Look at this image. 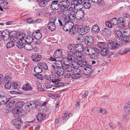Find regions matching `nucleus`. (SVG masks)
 Here are the masks:
<instances>
[{"instance_id": "obj_1", "label": "nucleus", "mask_w": 130, "mask_h": 130, "mask_svg": "<svg viewBox=\"0 0 130 130\" xmlns=\"http://www.w3.org/2000/svg\"><path fill=\"white\" fill-rule=\"evenodd\" d=\"M78 52L70 51L68 52L67 57L65 58V62H74L75 61V58L80 59L82 57L80 53Z\"/></svg>"}, {"instance_id": "obj_2", "label": "nucleus", "mask_w": 130, "mask_h": 130, "mask_svg": "<svg viewBox=\"0 0 130 130\" xmlns=\"http://www.w3.org/2000/svg\"><path fill=\"white\" fill-rule=\"evenodd\" d=\"M86 49L87 52L91 55V58L94 59L98 58L100 52V50L99 49L91 47H88Z\"/></svg>"}, {"instance_id": "obj_3", "label": "nucleus", "mask_w": 130, "mask_h": 130, "mask_svg": "<svg viewBox=\"0 0 130 130\" xmlns=\"http://www.w3.org/2000/svg\"><path fill=\"white\" fill-rule=\"evenodd\" d=\"M26 35L24 33L20 34L18 37L17 39L19 40L17 41V46L20 48H22L24 47V44H25V41L24 40V38Z\"/></svg>"}, {"instance_id": "obj_4", "label": "nucleus", "mask_w": 130, "mask_h": 130, "mask_svg": "<svg viewBox=\"0 0 130 130\" xmlns=\"http://www.w3.org/2000/svg\"><path fill=\"white\" fill-rule=\"evenodd\" d=\"M75 61L74 62L78 64L81 67L85 68V67H87L88 66H90V65H88L87 62L83 58L81 57L79 59L75 58Z\"/></svg>"}, {"instance_id": "obj_5", "label": "nucleus", "mask_w": 130, "mask_h": 130, "mask_svg": "<svg viewBox=\"0 0 130 130\" xmlns=\"http://www.w3.org/2000/svg\"><path fill=\"white\" fill-rule=\"evenodd\" d=\"M81 71L79 69H75L74 71H73L71 75V77L74 79H77L80 78L82 77V75L80 73Z\"/></svg>"}, {"instance_id": "obj_6", "label": "nucleus", "mask_w": 130, "mask_h": 130, "mask_svg": "<svg viewBox=\"0 0 130 130\" xmlns=\"http://www.w3.org/2000/svg\"><path fill=\"white\" fill-rule=\"evenodd\" d=\"M64 60L65 64L63 67L64 70L67 72H71V73H72L73 71H74L75 69H76L75 68V66H74L73 64L71 65L72 66L69 65L68 64L71 62L69 63L66 62V61L65 62V58L64 59Z\"/></svg>"}, {"instance_id": "obj_7", "label": "nucleus", "mask_w": 130, "mask_h": 130, "mask_svg": "<svg viewBox=\"0 0 130 130\" xmlns=\"http://www.w3.org/2000/svg\"><path fill=\"white\" fill-rule=\"evenodd\" d=\"M52 66L53 69L55 70L56 72L55 74L57 78H59L64 73V69L63 67L56 68V69H55V66L53 65H52Z\"/></svg>"}, {"instance_id": "obj_8", "label": "nucleus", "mask_w": 130, "mask_h": 130, "mask_svg": "<svg viewBox=\"0 0 130 130\" xmlns=\"http://www.w3.org/2000/svg\"><path fill=\"white\" fill-rule=\"evenodd\" d=\"M117 27L119 28L123 29L125 25L126 21L125 19L122 17H119L117 19Z\"/></svg>"}, {"instance_id": "obj_9", "label": "nucleus", "mask_w": 130, "mask_h": 130, "mask_svg": "<svg viewBox=\"0 0 130 130\" xmlns=\"http://www.w3.org/2000/svg\"><path fill=\"white\" fill-rule=\"evenodd\" d=\"M59 8L61 10H65L66 8L68 9V6L70 5V2L68 0L64 1H61L59 2Z\"/></svg>"}, {"instance_id": "obj_10", "label": "nucleus", "mask_w": 130, "mask_h": 130, "mask_svg": "<svg viewBox=\"0 0 130 130\" xmlns=\"http://www.w3.org/2000/svg\"><path fill=\"white\" fill-rule=\"evenodd\" d=\"M11 122L12 124L15 126V128L17 129H19L20 128L21 125L20 124L22 123L21 118H19L13 119Z\"/></svg>"}, {"instance_id": "obj_11", "label": "nucleus", "mask_w": 130, "mask_h": 130, "mask_svg": "<svg viewBox=\"0 0 130 130\" xmlns=\"http://www.w3.org/2000/svg\"><path fill=\"white\" fill-rule=\"evenodd\" d=\"M38 104L35 101H32L28 102L27 103V110L30 111L31 110L34 109L37 106Z\"/></svg>"}, {"instance_id": "obj_12", "label": "nucleus", "mask_w": 130, "mask_h": 130, "mask_svg": "<svg viewBox=\"0 0 130 130\" xmlns=\"http://www.w3.org/2000/svg\"><path fill=\"white\" fill-rule=\"evenodd\" d=\"M63 22L64 23V25L66 26V27L70 31L71 27L73 26L74 25L72 21H70V20L67 19V18H64Z\"/></svg>"}, {"instance_id": "obj_13", "label": "nucleus", "mask_w": 130, "mask_h": 130, "mask_svg": "<svg viewBox=\"0 0 130 130\" xmlns=\"http://www.w3.org/2000/svg\"><path fill=\"white\" fill-rule=\"evenodd\" d=\"M51 8L53 10H56L59 9V3L58 1H53L51 3Z\"/></svg>"}, {"instance_id": "obj_14", "label": "nucleus", "mask_w": 130, "mask_h": 130, "mask_svg": "<svg viewBox=\"0 0 130 130\" xmlns=\"http://www.w3.org/2000/svg\"><path fill=\"white\" fill-rule=\"evenodd\" d=\"M94 41V39L92 36H87L85 38V42L86 44L88 45H90L93 44Z\"/></svg>"}, {"instance_id": "obj_15", "label": "nucleus", "mask_w": 130, "mask_h": 130, "mask_svg": "<svg viewBox=\"0 0 130 130\" xmlns=\"http://www.w3.org/2000/svg\"><path fill=\"white\" fill-rule=\"evenodd\" d=\"M11 34V32H9L7 30L4 31L2 33L1 31H0V37H1V36H2V39L5 38L3 39L4 40H6L9 38L10 36V35Z\"/></svg>"}, {"instance_id": "obj_16", "label": "nucleus", "mask_w": 130, "mask_h": 130, "mask_svg": "<svg viewBox=\"0 0 130 130\" xmlns=\"http://www.w3.org/2000/svg\"><path fill=\"white\" fill-rule=\"evenodd\" d=\"M76 19L79 20L83 18L84 16L85 12L83 10H81L75 12Z\"/></svg>"}, {"instance_id": "obj_17", "label": "nucleus", "mask_w": 130, "mask_h": 130, "mask_svg": "<svg viewBox=\"0 0 130 130\" xmlns=\"http://www.w3.org/2000/svg\"><path fill=\"white\" fill-rule=\"evenodd\" d=\"M75 51L82 52L84 50V46L81 44H77L75 45Z\"/></svg>"}, {"instance_id": "obj_18", "label": "nucleus", "mask_w": 130, "mask_h": 130, "mask_svg": "<svg viewBox=\"0 0 130 130\" xmlns=\"http://www.w3.org/2000/svg\"><path fill=\"white\" fill-rule=\"evenodd\" d=\"M80 34H85L87 33L89 31L90 28L89 27L87 26L84 27H81L79 28Z\"/></svg>"}, {"instance_id": "obj_19", "label": "nucleus", "mask_w": 130, "mask_h": 130, "mask_svg": "<svg viewBox=\"0 0 130 130\" xmlns=\"http://www.w3.org/2000/svg\"><path fill=\"white\" fill-rule=\"evenodd\" d=\"M62 55L61 50L58 49L55 52L53 56L54 58H58L61 57Z\"/></svg>"}, {"instance_id": "obj_20", "label": "nucleus", "mask_w": 130, "mask_h": 130, "mask_svg": "<svg viewBox=\"0 0 130 130\" xmlns=\"http://www.w3.org/2000/svg\"><path fill=\"white\" fill-rule=\"evenodd\" d=\"M87 66L85 67V68L83 70V72L84 74L85 75H90L92 73V69L90 68L89 67Z\"/></svg>"}, {"instance_id": "obj_21", "label": "nucleus", "mask_w": 130, "mask_h": 130, "mask_svg": "<svg viewBox=\"0 0 130 130\" xmlns=\"http://www.w3.org/2000/svg\"><path fill=\"white\" fill-rule=\"evenodd\" d=\"M117 46L114 41H110L107 44V46L108 48L113 50L117 48L118 47Z\"/></svg>"}, {"instance_id": "obj_22", "label": "nucleus", "mask_w": 130, "mask_h": 130, "mask_svg": "<svg viewBox=\"0 0 130 130\" xmlns=\"http://www.w3.org/2000/svg\"><path fill=\"white\" fill-rule=\"evenodd\" d=\"M109 53V50L107 47H103L101 49V54L103 56H106Z\"/></svg>"}, {"instance_id": "obj_23", "label": "nucleus", "mask_w": 130, "mask_h": 130, "mask_svg": "<svg viewBox=\"0 0 130 130\" xmlns=\"http://www.w3.org/2000/svg\"><path fill=\"white\" fill-rule=\"evenodd\" d=\"M111 32V31L110 29L107 28H105L102 29L101 34L104 36H107L110 34Z\"/></svg>"}, {"instance_id": "obj_24", "label": "nucleus", "mask_w": 130, "mask_h": 130, "mask_svg": "<svg viewBox=\"0 0 130 130\" xmlns=\"http://www.w3.org/2000/svg\"><path fill=\"white\" fill-rule=\"evenodd\" d=\"M69 15H68L67 19L70 20V21L71 20H74L75 18H76V13L75 11L74 10H72L71 12H70Z\"/></svg>"}, {"instance_id": "obj_25", "label": "nucleus", "mask_w": 130, "mask_h": 130, "mask_svg": "<svg viewBox=\"0 0 130 130\" xmlns=\"http://www.w3.org/2000/svg\"><path fill=\"white\" fill-rule=\"evenodd\" d=\"M32 36L35 39L37 40L40 39L42 37L41 34L40 32H38L37 31L34 32L32 33Z\"/></svg>"}, {"instance_id": "obj_26", "label": "nucleus", "mask_w": 130, "mask_h": 130, "mask_svg": "<svg viewBox=\"0 0 130 130\" xmlns=\"http://www.w3.org/2000/svg\"><path fill=\"white\" fill-rule=\"evenodd\" d=\"M47 27L51 31H54L56 29V25L55 23H49L47 25Z\"/></svg>"}, {"instance_id": "obj_27", "label": "nucleus", "mask_w": 130, "mask_h": 130, "mask_svg": "<svg viewBox=\"0 0 130 130\" xmlns=\"http://www.w3.org/2000/svg\"><path fill=\"white\" fill-rule=\"evenodd\" d=\"M33 36L32 35H28L27 36L26 38L25 37L24 40L25 41V43L26 42L29 43H31L34 41V39Z\"/></svg>"}, {"instance_id": "obj_28", "label": "nucleus", "mask_w": 130, "mask_h": 130, "mask_svg": "<svg viewBox=\"0 0 130 130\" xmlns=\"http://www.w3.org/2000/svg\"><path fill=\"white\" fill-rule=\"evenodd\" d=\"M124 109L125 111L127 113L130 114V101L125 104Z\"/></svg>"}, {"instance_id": "obj_29", "label": "nucleus", "mask_w": 130, "mask_h": 130, "mask_svg": "<svg viewBox=\"0 0 130 130\" xmlns=\"http://www.w3.org/2000/svg\"><path fill=\"white\" fill-rule=\"evenodd\" d=\"M46 115L41 113L38 114L37 116V120L38 122H40L45 119L46 117Z\"/></svg>"}, {"instance_id": "obj_30", "label": "nucleus", "mask_w": 130, "mask_h": 130, "mask_svg": "<svg viewBox=\"0 0 130 130\" xmlns=\"http://www.w3.org/2000/svg\"><path fill=\"white\" fill-rule=\"evenodd\" d=\"M54 64L57 67L56 68L63 67L65 64L62 61H56L54 62Z\"/></svg>"}, {"instance_id": "obj_31", "label": "nucleus", "mask_w": 130, "mask_h": 130, "mask_svg": "<svg viewBox=\"0 0 130 130\" xmlns=\"http://www.w3.org/2000/svg\"><path fill=\"white\" fill-rule=\"evenodd\" d=\"M33 57L32 60L36 62L39 61L41 58V56L37 54H35L34 56L33 55Z\"/></svg>"}, {"instance_id": "obj_32", "label": "nucleus", "mask_w": 130, "mask_h": 130, "mask_svg": "<svg viewBox=\"0 0 130 130\" xmlns=\"http://www.w3.org/2000/svg\"><path fill=\"white\" fill-rule=\"evenodd\" d=\"M115 42L117 47L120 45H121L123 43V40L120 39L119 38H118L116 39H115Z\"/></svg>"}, {"instance_id": "obj_33", "label": "nucleus", "mask_w": 130, "mask_h": 130, "mask_svg": "<svg viewBox=\"0 0 130 130\" xmlns=\"http://www.w3.org/2000/svg\"><path fill=\"white\" fill-rule=\"evenodd\" d=\"M0 97V102L1 104H6L8 102L10 101V99L9 98H7L6 97H4L3 99H4L5 100H3V99H1Z\"/></svg>"}, {"instance_id": "obj_34", "label": "nucleus", "mask_w": 130, "mask_h": 130, "mask_svg": "<svg viewBox=\"0 0 130 130\" xmlns=\"http://www.w3.org/2000/svg\"><path fill=\"white\" fill-rule=\"evenodd\" d=\"M58 78L56 77L55 74L54 75H49L48 78L51 80V82L52 81V83H55L56 82Z\"/></svg>"}, {"instance_id": "obj_35", "label": "nucleus", "mask_w": 130, "mask_h": 130, "mask_svg": "<svg viewBox=\"0 0 130 130\" xmlns=\"http://www.w3.org/2000/svg\"><path fill=\"white\" fill-rule=\"evenodd\" d=\"M100 30L98 26L97 25L93 26L91 29L92 32H93L94 33L98 32Z\"/></svg>"}, {"instance_id": "obj_36", "label": "nucleus", "mask_w": 130, "mask_h": 130, "mask_svg": "<svg viewBox=\"0 0 130 130\" xmlns=\"http://www.w3.org/2000/svg\"><path fill=\"white\" fill-rule=\"evenodd\" d=\"M34 70V72L37 74V75L41 73L42 71V68L39 66H37L35 67Z\"/></svg>"}, {"instance_id": "obj_37", "label": "nucleus", "mask_w": 130, "mask_h": 130, "mask_svg": "<svg viewBox=\"0 0 130 130\" xmlns=\"http://www.w3.org/2000/svg\"><path fill=\"white\" fill-rule=\"evenodd\" d=\"M123 34L124 36H130V30L128 28L123 29Z\"/></svg>"}, {"instance_id": "obj_38", "label": "nucleus", "mask_w": 130, "mask_h": 130, "mask_svg": "<svg viewBox=\"0 0 130 130\" xmlns=\"http://www.w3.org/2000/svg\"><path fill=\"white\" fill-rule=\"evenodd\" d=\"M24 103L23 102H16L15 104V107L18 108H21L23 107L24 104Z\"/></svg>"}, {"instance_id": "obj_39", "label": "nucleus", "mask_w": 130, "mask_h": 130, "mask_svg": "<svg viewBox=\"0 0 130 130\" xmlns=\"http://www.w3.org/2000/svg\"><path fill=\"white\" fill-rule=\"evenodd\" d=\"M25 49L27 51H31L32 49V45L30 44L27 43L24 44Z\"/></svg>"}, {"instance_id": "obj_40", "label": "nucleus", "mask_w": 130, "mask_h": 130, "mask_svg": "<svg viewBox=\"0 0 130 130\" xmlns=\"http://www.w3.org/2000/svg\"><path fill=\"white\" fill-rule=\"evenodd\" d=\"M22 89L25 91H27L29 90H32V88L31 87V86L28 84H27L25 86H23Z\"/></svg>"}, {"instance_id": "obj_41", "label": "nucleus", "mask_w": 130, "mask_h": 130, "mask_svg": "<svg viewBox=\"0 0 130 130\" xmlns=\"http://www.w3.org/2000/svg\"><path fill=\"white\" fill-rule=\"evenodd\" d=\"M122 39L126 43L130 42V36H124L122 37Z\"/></svg>"}, {"instance_id": "obj_42", "label": "nucleus", "mask_w": 130, "mask_h": 130, "mask_svg": "<svg viewBox=\"0 0 130 130\" xmlns=\"http://www.w3.org/2000/svg\"><path fill=\"white\" fill-rule=\"evenodd\" d=\"M12 84L11 81H8V82H6V83H5L4 87L7 89H9L11 87Z\"/></svg>"}, {"instance_id": "obj_43", "label": "nucleus", "mask_w": 130, "mask_h": 130, "mask_svg": "<svg viewBox=\"0 0 130 130\" xmlns=\"http://www.w3.org/2000/svg\"><path fill=\"white\" fill-rule=\"evenodd\" d=\"M110 21L111 22V24L112 25H117V26L118 20L116 18H114L111 19Z\"/></svg>"}, {"instance_id": "obj_44", "label": "nucleus", "mask_w": 130, "mask_h": 130, "mask_svg": "<svg viewBox=\"0 0 130 130\" xmlns=\"http://www.w3.org/2000/svg\"><path fill=\"white\" fill-rule=\"evenodd\" d=\"M55 83V84L54 86L56 87H60L64 86L63 83L57 80Z\"/></svg>"}, {"instance_id": "obj_45", "label": "nucleus", "mask_w": 130, "mask_h": 130, "mask_svg": "<svg viewBox=\"0 0 130 130\" xmlns=\"http://www.w3.org/2000/svg\"><path fill=\"white\" fill-rule=\"evenodd\" d=\"M78 30V27L75 26H73L71 27V29H70V31L73 34L75 33Z\"/></svg>"}, {"instance_id": "obj_46", "label": "nucleus", "mask_w": 130, "mask_h": 130, "mask_svg": "<svg viewBox=\"0 0 130 130\" xmlns=\"http://www.w3.org/2000/svg\"><path fill=\"white\" fill-rule=\"evenodd\" d=\"M16 102L14 100H11L8 104V105L9 107H15V104H16Z\"/></svg>"}, {"instance_id": "obj_47", "label": "nucleus", "mask_w": 130, "mask_h": 130, "mask_svg": "<svg viewBox=\"0 0 130 130\" xmlns=\"http://www.w3.org/2000/svg\"><path fill=\"white\" fill-rule=\"evenodd\" d=\"M88 2H84L83 4L84 7L85 9H88L91 7L90 4Z\"/></svg>"}, {"instance_id": "obj_48", "label": "nucleus", "mask_w": 130, "mask_h": 130, "mask_svg": "<svg viewBox=\"0 0 130 130\" xmlns=\"http://www.w3.org/2000/svg\"><path fill=\"white\" fill-rule=\"evenodd\" d=\"M115 33L116 35L118 38L121 37L123 36V33L121 31L119 30H116L115 32Z\"/></svg>"}, {"instance_id": "obj_49", "label": "nucleus", "mask_w": 130, "mask_h": 130, "mask_svg": "<svg viewBox=\"0 0 130 130\" xmlns=\"http://www.w3.org/2000/svg\"><path fill=\"white\" fill-rule=\"evenodd\" d=\"M47 95L49 97L53 99H56L58 96V94L52 93H49Z\"/></svg>"}, {"instance_id": "obj_50", "label": "nucleus", "mask_w": 130, "mask_h": 130, "mask_svg": "<svg viewBox=\"0 0 130 130\" xmlns=\"http://www.w3.org/2000/svg\"><path fill=\"white\" fill-rule=\"evenodd\" d=\"M14 42L11 41L8 43L7 44L6 46L7 48H9L14 46Z\"/></svg>"}, {"instance_id": "obj_51", "label": "nucleus", "mask_w": 130, "mask_h": 130, "mask_svg": "<svg viewBox=\"0 0 130 130\" xmlns=\"http://www.w3.org/2000/svg\"><path fill=\"white\" fill-rule=\"evenodd\" d=\"M38 66L42 67L45 70L48 69V67L46 64L44 63H40L39 64Z\"/></svg>"}, {"instance_id": "obj_52", "label": "nucleus", "mask_w": 130, "mask_h": 130, "mask_svg": "<svg viewBox=\"0 0 130 130\" xmlns=\"http://www.w3.org/2000/svg\"><path fill=\"white\" fill-rule=\"evenodd\" d=\"M79 1H80V0H73L71 2L72 4L75 5V6H78L80 4V3L82 2H81L79 3Z\"/></svg>"}, {"instance_id": "obj_53", "label": "nucleus", "mask_w": 130, "mask_h": 130, "mask_svg": "<svg viewBox=\"0 0 130 130\" xmlns=\"http://www.w3.org/2000/svg\"><path fill=\"white\" fill-rule=\"evenodd\" d=\"M57 20V18L55 17H51L50 18L49 22L50 23H55V22Z\"/></svg>"}, {"instance_id": "obj_54", "label": "nucleus", "mask_w": 130, "mask_h": 130, "mask_svg": "<svg viewBox=\"0 0 130 130\" xmlns=\"http://www.w3.org/2000/svg\"><path fill=\"white\" fill-rule=\"evenodd\" d=\"M75 6L74 4H72V2L71 3V4L70 5V6H68V10H71L75 8V6Z\"/></svg>"}, {"instance_id": "obj_55", "label": "nucleus", "mask_w": 130, "mask_h": 130, "mask_svg": "<svg viewBox=\"0 0 130 130\" xmlns=\"http://www.w3.org/2000/svg\"><path fill=\"white\" fill-rule=\"evenodd\" d=\"M11 79L9 76L5 77L3 79V81L4 82L6 83V82H8V81H11Z\"/></svg>"}, {"instance_id": "obj_56", "label": "nucleus", "mask_w": 130, "mask_h": 130, "mask_svg": "<svg viewBox=\"0 0 130 130\" xmlns=\"http://www.w3.org/2000/svg\"><path fill=\"white\" fill-rule=\"evenodd\" d=\"M12 87L13 89H15L19 88V86L16 83H14L12 84Z\"/></svg>"}, {"instance_id": "obj_57", "label": "nucleus", "mask_w": 130, "mask_h": 130, "mask_svg": "<svg viewBox=\"0 0 130 130\" xmlns=\"http://www.w3.org/2000/svg\"><path fill=\"white\" fill-rule=\"evenodd\" d=\"M105 42H100L98 44V47L100 48H102L104 47V46L105 45Z\"/></svg>"}, {"instance_id": "obj_58", "label": "nucleus", "mask_w": 130, "mask_h": 130, "mask_svg": "<svg viewBox=\"0 0 130 130\" xmlns=\"http://www.w3.org/2000/svg\"><path fill=\"white\" fill-rule=\"evenodd\" d=\"M9 38H10V39L13 42L15 41L17 39V38L16 37L15 35H12L11 36L10 35Z\"/></svg>"}, {"instance_id": "obj_59", "label": "nucleus", "mask_w": 130, "mask_h": 130, "mask_svg": "<svg viewBox=\"0 0 130 130\" xmlns=\"http://www.w3.org/2000/svg\"><path fill=\"white\" fill-rule=\"evenodd\" d=\"M75 45L74 44H72L69 45L68 47V49L69 50H71V51H72L73 50L75 51Z\"/></svg>"}, {"instance_id": "obj_60", "label": "nucleus", "mask_w": 130, "mask_h": 130, "mask_svg": "<svg viewBox=\"0 0 130 130\" xmlns=\"http://www.w3.org/2000/svg\"><path fill=\"white\" fill-rule=\"evenodd\" d=\"M105 24L106 26L109 28H111L112 27V25L111 24L110 21H106L105 23Z\"/></svg>"}, {"instance_id": "obj_61", "label": "nucleus", "mask_w": 130, "mask_h": 130, "mask_svg": "<svg viewBox=\"0 0 130 130\" xmlns=\"http://www.w3.org/2000/svg\"><path fill=\"white\" fill-rule=\"evenodd\" d=\"M18 108H15L12 111L13 113L14 114H18L20 112L19 109H17Z\"/></svg>"}, {"instance_id": "obj_62", "label": "nucleus", "mask_w": 130, "mask_h": 130, "mask_svg": "<svg viewBox=\"0 0 130 130\" xmlns=\"http://www.w3.org/2000/svg\"><path fill=\"white\" fill-rule=\"evenodd\" d=\"M71 73H68L65 74L64 75V77L66 78H69L71 76Z\"/></svg>"}, {"instance_id": "obj_63", "label": "nucleus", "mask_w": 130, "mask_h": 130, "mask_svg": "<svg viewBox=\"0 0 130 130\" xmlns=\"http://www.w3.org/2000/svg\"><path fill=\"white\" fill-rule=\"evenodd\" d=\"M10 93L11 94H15L16 93H19V94H22V93L20 91H10Z\"/></svg>"}, {"instance_id": "obj_64", "label": "nucleus", "mask_w": 130, "mask_h": 130, "mask_svg": "<svg viewBox=\"0 0 130 130\" xmlns=\"http://www.w3.org/2000/svg\"><path fill=\"white\" fill-rule=\"evenodd\" d=\"M5 94V93L2 91H0V97L1 98L6 97Z\"/></svg>"}]
</instances>
